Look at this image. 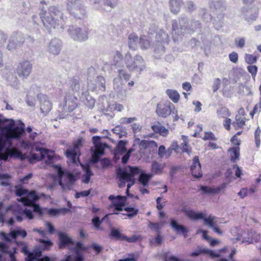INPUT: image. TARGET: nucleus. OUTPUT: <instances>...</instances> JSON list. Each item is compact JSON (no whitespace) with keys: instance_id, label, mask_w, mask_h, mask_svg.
Masks as SVG:
<instances>
[{"instance_id":"nucleus-55","label":"nucleus","mask_w":261,"mask_h":261,"mask_svg":"<svg viewBox=\"0 0 261 261\" xmlns=\"http://www.w3.org/2000/svg\"><path fill=\"white\" fill-rule=\"evenodd\" d=\"M202 232V237H203L204 239H205V240H206L207 241H208V239H210V237H208L206 235V231H204V230H201H201H198V231H197V233H199V232Z\"/></svg>"},{"instance_id":"nucleus-23","label":"nucleus","mask_w":261,"mask_h":261,"mask_svg":"<svg viewBox=\"0 0 261 261\" xmlns=\"http://www.w3.org/2000/svg\"><path fill=\"white\" fill-rule=\"evenodd\" d=\"M186 215L191 219L198 220L203 218L202 213L197 212L192 210H186Z\"/></svg>"},{"instance_id":"nucleus-52","label":"nucleus","mask_w":261,"mask_h":261,"mask_svg":"<svg viewBox=\"0 0 261 261\" xmlns=\"http://www.w3.org/2000/svg\"><path fill=\"white\" fill-rule=\"evenodd\" d=\"M182 88L186 91H189L191 89V86L190 83H185L182 84Z\"/></svg>"},{"instance_id":"nucleus-54","label":"nucleus","mask_w":261,"mask_h":261,"mask_svg":"<svg viewBox=\"0 0 261 261\" xmlns=\"http://www.w3.org/2000/svg\"><path fill=\"white\" fill-rule=\"evenodd\" d=\"M46 226H47V228L48 229L49 232L50 233H53L54 232V227L53 226V225L51 224L47 223H46Z\"/></svg>"},{"instance_id":"nucleus-43","label":"nucleus","mask_w":261,"mask_h":261,"mask_svg":"<svg viewBox=\"0 0 261 261\" xmlns=\"http://www.w3.org/2000/svg\"><path fill=\"white\" fill-rule=\"evenodd\" d=\"M208 241L210 245L213 247L216 246L220 243L219 240L215 239H212L211 238H210Z\"/></svg>"},{"instance_id":"nucleus-44","label":"nucleus","mask_w":261,"mask_h":261,"mask_svg":"<svg viewBox=\"0 0 261 261\" xmlns=\"http://www.w3.org/2000/svg\"><path fill=\"white\" fill-rule=\"evenodd\" d=\"M90 193V190L83 191L80 193H76L75 197L76 198H80V197L87 196Z\"/></svg>"},{"instance_id":"nucleus-53","label":"nucleus","mask_w":261,"mask_h":261,"mask_svg":"<svg viewBox=\"0 0 261 261\" xmlns=\"http://www.w3.org/2000/svg\"><path fill=\"white\" fill-rule=\"evenodd\" d=\"M162 239L160 236H158L153 240V243L155 244H160L161 243Z\"/></svg>"},{"instance_id":"nucleus-38","label":"nucleus","mask_w":261,"mask_h":261,"mask_svg":"<svg viewBox=\"0 0 261 261\" xmlns=\"http://www.w3.org/2000/svg\"><path fill=\"white\" fill-rule=\"evenodd\" d=\"M132 151H133V149H129L127 151V152L122 157V162L123 164H125L127 163V162L128 161V160L130 157V153Z\"/></svg>"},{"instance_id":"nucleus-61","label":"nucleus","mask_w":261,"mask_h":261,"mask_svg":"<svg viewBox=\"0 0 261 261\" xmlns=\"http://www.w3.org/2000/svg\"><path fill=\"white\" fill-rule=\"evenodd\" d=\"M168 261H179V258L176 256H171L167 258Z\"/></svg>"},{"instance_id":"nucleus-32","label":"nucleus","mask_w":261,"mask_h":261,"mask_svg":"<svg viewBox=\"0 0 261 261\" xmlns=\"http://www.w3.org/2000/svg\"><path fill=\"white\" fill-rule=\"evenodd\" d=\"M39 241L42 244V248L44 250H48L53 246V243L49 240H40Z\"/></svg>"},{"instance_id":"nucleus-11","label":"nucleus","mask_w":261,"mask_h":261,"mask_svg":"<svg viewBox=\"0 0 261 261\" xmlns=\"http://www.w3.org/2000/svg\"><path fill=\"white\" fill-rule=\"evenodd\" d=\"M227 252V248H223L219 250H212L208 249H203V252L210 256L212 259L218 260V258L224 257L225 253Z\"/></svg>"},{"instance_id":"nucleus-4","label":"nucleus","mask_w":261,"mask_h":261,"mask_svg":"<svg viewBox=\"0 0 261 261\" xmlns=\"http://www.w3.org/2000/svg\"><path fill=\"white\" fill-rule=\"evenodd\" d=\"M54 168L58 174V182L61 186L69 185L75 180V177L72 174L64 173L59 166H55Z\"/></svg>"},{"instance_id":"nucleus-33","label":"nucleus","mask_w":261,"mask_h":261,"mask_svg":"<svg viewBox=\"0 0 261 261\" xmlns=\"http://www.w3.org/2000/svg\"><path fill=\"white\" fill-rule=\"evenodd\" d=\"M226 186V184H223L211 190L210 192L214 193V194L218 193L220 192H221V191H223L225 188Z\"/></svg>"},{"instance_id":"nucleus-3","label":"nucleus","mask_w":261,"mask_h":261,"mask_svg":"<svg viewBox=\"0 0 261 261\" xmlns=\"http://www.w3.org/2000/svg\"><path fill=\"white\" fill-rule=\"evenodd\" d=\"M139 173V169L137 167H129L124 171L119 172L118 174L119 186L123 187L125 186V182H127L128 183L127 192H128L129 189L135 184V180L134 177Z\"/></svg>"},{"instance_id":"nucleus-7","label":"nucleus","mask_w":261,"mask_h":261,"mask_svg":"<svg viewBox=\"0 0 261 261\" xmlns=\"http://www.w3.org/2000/svg\"><path fill=\"white\" fill-rule=\"evenodd\" d=\"M93 141L96 149L95 151L92 154V162L96 163L98 161L99 157L103 155L105 149L108 147V146L106 144H101L100 142V137L98 136L93 137Z\"/></svg>"},{"instance_id":"nucleus-36","label":"nucleus","mask_w":261,"mask_h":261,"mask_svg":"<svg viewBox=\"0 0 261 261\" xmlns=\"http://www.w3.org/2000/svg\"><path fill=\"white\" fill-rule=\"evenodd\" d=\"M230 141L233 145H236L237 147H239L241 144V141L237 138V135H235L231 138Z\"/></svg>"},{"instance_id":"nucleus-26","label":"nucleus","mask_w":261,"mask_h":261,"mask_svg":"<svg viewBox=\"0 0 261 261\" xmlns=\"http://www.w3.org/2000/svg\"><path fill=\"white\" fill-rule=\"evenodd\" d=\"M123 210L127 213V216L128 217H133L136 215L138 213V208L137 207H130L127 206V204H126L123 208Z\"/></svg>"},{"instance_id":"nucleus-63","label":"nucleus","mask_w":261,"mask_h":261,"mask_svg":"<svg viewBox=\"0 0 261 261\" xmlns=\"http://www.w3.org/2000/svg\"><path fill=\"white\" fill-rule=\"evenodd\" d=\"M92 247L93 248V249L97 252H99L100 250V247L97 245H93L92 246Z\"/></svg>"},{"instance_id":"nucleus-21","label":"nucleus","mask_w":261,"mask_h":261,"mask_svg":"<svg viewBox=\"0 0 261 261\" xmlns=\"http://www.w3.org/2000/svg\"><path fill=\"white\" fill-rule=\"evenodd\" d=\"M153 130L162 136H166L168 134V130L163 125L158 123L152 126Z\"/></svg>"},{"instance_id":"nucleus-6","label":"nucleus","mask_w":261,"mask_h":261,"mask_svg":"<svg viewBox=\"0 0 261 261\" xmlns=\"http://www.w3.org/2000/svg\"><path fill=\"white\" fill-rule=\"evenodd\" d=\"M84 141L82 139H79L75 144L73 150H68L66 152V156L68 159V162L69 164H77L79 162L80 152L78 147L82 145Z\"/></svg>"},{"instance_id":"nucleus-15","label":"nucleus","mask_w":261,"mask_h":261,"mask_svg":"<svg viewBox=\"0 0 261 261\" xmlns=\"http://www.w3.org/2000/svg\"><path fill=\"white\" fill-rule=\"evenodd\" d=\"M58 236L59 237V245L60 247L69 246L73 244L72 239L66 233L59 232Z\"/></svg>"},{"instance_id":"nucleus-56","label":"nucleus","mask_w":261,"mask_h":261,"mask_svg":"<svg viewBox=\"0 0 261 261\" xmlns=\"http://www.w3.org/2000/svg\"><path fill=\"white\" fill-rule=\"evenodd\" d=\"M202 252H203V250L202 251H199H199H195L192 252L190 253V256H198L199 254H200Z\"/></svg>"},{"instance_id":"nucleus-27","label":"nucleus","mask_w":261,"mask_h":261,"mask_svg":"<svg viewBox=\"0 0 261 261\" xmlns=\"http://www.w3.org/2000/svg\"><path fill=\"white\" fill-rule=\"evenodd\" d=\"M150 177L151 176L149 175L144 172H141L139 176V181L144 186H146L148 184Z\"/></svg>"},{"instance_id":"nucleus-42","label":"nucleus","mask_w":261,"mask_h":261,"mask_svg":"<svg viewBox=\"0 0 261 261\" xmlns=\"http://www.w3.org/2000/svg\"><path fill=\"white\" fill-rule=\"evenodd\" d=\"M249 71L254 76L256 75L257 73V67L256 66H250L248 67Z\"/></svg>"},{"instance_id":"nucleus-24","label":"nucleus","mask_w":261,"mask_h":261,"mask_svg":"<svg viewBox=\"0 0 261 261\" xmlns=\"http://www.w3.org/2000/svg\"><path fill=\"white\" fill-rule=\"evenodd\" d=\"M167 94L173 102H178L180 98V95L177 91L172 89H169L167 91Z\"/></svg>"},{"instance_id":"nucleus-49","label":"nucleus","mask_w":261,"mask_h":261,"mask_svg":"<svg viewBox=\"0 0 261 261\" xmlns=\"http://www.w3.org/2000/svg\"><path fill=\"white\" fill-rule=\"evenodd\" d=\"M239 196L241 198H244L247 195V190L246 189H242L238 193Z\"/></svg>"},{"instance_id":"nucleus-2","label":"nucleus","mask_w":261,"mask_h":261,"mask_svg":"<svg viewBox=\"0 0 261 261\" xmlns=\"http://www.w3.org/2000/svg\"><path fill=\"white\" fill-rule=\"evenodd\" d=\"M16 194L17 196L21 197L18 200L21 202L25 206H32L33 207V211L38 214L42 216L43 214V210L38 204H33V202L38 200L40 197L37 195L34 191L28 192L26 190L19 188L16 189Z\"/></svg>"},{"instance_id":"nucleus-12","label":"nucleus","mask_w":261,"mask_h":261,"mask_svg":"<svg viewBox=\"0 0 261 261\" xmlns=\"http://www.w3.org/2000/svg\"><path fill=\"white\" fill-rule=\"evenodd\" d=\"M31 68V64L29 62H24L18 66L17 73L20 77H25L30 74Z\"/></svg>"},{"instance_id":"nucleus-22","label":"nucleus","mask_w":261,"mask_h":261,"mask_svg":"<svg viewBox=\"0 0 261 261\" xmlns=\"http://www.w3.org/2000/svg\"><path fill=\"white\" fill-rule=\"evenodd\" d=\"M229 156L231 161H235L239 159L240 156V148L236 147L230 148L229 151Z\"/></svg>"},{"instance_id":"nucleus-5","label":"nucleus","mask_w":261,"mask_h":261,"mask_svg":"<svg viewBox=\"0 0 261 261\" xmlns=\"http://www.w3.org/2000/svg\"><path fill=\"white\" fill-rule=\"evenodd\" d=\"M36 151V153L31 154L30 157V161L31 162L39 161L45 157H47L49 160H51L55 156L54 151L46 149H37Z\"/></svg>"},{"instance_id":"nucleus-41","label":"nucleus","mask_w":261,"mask_h":261,"mask_svg":"<svg viewBox=\"0 0 261 261\" xmlns=\"http://www.w3.org/2000/svg\"><path fill=\"white\" fill-rule=\"evenodd\" d=\"M159 153L161 157L167 155L165 147L164 146H161L159 149Z\"/></svg>"},{"instance_id":"nucleus-57","label":"nucleus","mask_w":261,"mask_h":261,"mask_svg":"<svg viewBox=\"0 0 261 261\" xmlns=\"http://www.w3.org/2000/svg\"><path fill=\"white\" fill-rule=\"evenodd\" d=\"M160 200L161 198L160 197H158L157 198V208L159 210H161L163 207V205L160 203Z\"/></svg>"},{"instance_id":"nucleus-13","label":"nucleus","mask_w":261,"mask_h":261,"mask_svg":"<svg viewBox=\"0 0 261 261\" xmlns=\"http://www.w3.org/2000/svg\"><path fill=\"white\" fill-rule=\"evenodd\" d=\"M245 123V111L242 109L239 111L238 115L236 116V121L233 125L236 129L242 128Z\"/></svg>"},{"instance_id":"nucleus-58","label":"nucleus","mask_w":261,"mask_h":261,"mask_svg":"<svg viewBox=\"0 0 261 261\" xmlns=\"http://www.w3.org/2000/svg\"><path fill=\"white\" fill-rule=\"evenodd\" d=\"M83 257L80 254H77L74 258V261H84Z\"/></svg>"},{"instance_id":"nucleus-34","label":"nucleus","mask_w":261,"mask_h":261,"mask_svg":"<svg viewBox=\"0 0 261 261\" xmlns=\"http://www.w3.org/2000/svg\"><path fill=\"white\" fill-rule=\"evenodd\" d=\"M205 224H206L208 227L213 228L215 226V224L214 222V218L213 217H209L207 219L205 220Z\"/></svg>"},{"instance_id":"nucleus-30","label":"nucleus","mask_w":261,"mask_h":261,"mask_svg":"<svg viewBox=\"0 0 261 261\" xmlns=\"http://www.w3.org/2000/svg\"><path fill=\"white\" fill-rule=\"evenodd\" d=\"M254 234L253 232L245 233L244 236L243 242L247 244L252 243L254 240Z\"/></svg>"},{"instance_id":"nucleus-35","label":"nucleus","mask_w":261,"mask_h":261,"mask_svg":"<svg viewBox=\"0 0 261 261\" xmlns=\"http://www.w3.org/2000/svg\"><path fill=\"white\" fill-rule=\"evenodd\" d=\"M163 169L162 166L157 163H154L152 167V170L155 173H160Z\"/></svg>"},{"instance_id":"nucleus-39","label":"nucleus","mask_w":261,"mask_h":261,"mask_svg":"<svg viewBox=\"0 0 261 261\" xmlns=\"http://www.w3.org/2000/svg\"><path fill=\"white\" fill-rule=\"evenodd\" d=\"M203 139L205 140H214L216 139V138L212 132H206L205 133Z\"/></svg>"},{"instance_id":"nucleus-10","label":"nucleus","mask_w":261,"mask_h":261,"mask_svg":"<svg viewBox=\"0 0 261 261\" xmlns=\"http://www.w3.org/2000/svg\"><path fill=\"white\" fill-rule=\"evenodd\" d=\"M172 108L169 101H163L160 102L156 109V113L160 116L166 117L171 114Z\"/></svg>"},{"instance_id":"nucleus-64","label":"nucleus","mask_w":261,"mask_h":261,"mask_svg":"<svg viewBox=\"0 0 261 261\" xmlns=\"http://www.w3.org/2000/svg\"><path fill=\"white\" fill-rule=\"evenodd\" d=\"M119 261H136V259L134 258H126L124 259H120Z\"/></svg>"},{"instance_id":"nucleus-8","label":"nucleus","mask_w":261,"mask_h":261,"mask_svg":"<svg viewBox=\"0 0 261 261\" xmlns=\"http://www.w3.org/2000/svg\"><path fill=\"white\" fill-rule=\"evenodd\" d=\"M109 199L111 201L110 206L115 210L122 211L127 203V199L124 196L110 195Z\"/></svg>"},{"instance_id":"nucleus-37","label":"nucleus","mask_w":261,"mask_h":261,"mask_svg":"<svg viewBox=\"0 0 261 261\" xmlns=\"http://www.w3.org/2000/svg\"><path fill=\"white\" fill-rule=\"evenodd\" d=\"M245 60L248 63H253L256 62V58L251 55H247L245 57Z\"/></svg>"},{"instance_id":"nucleus-9","label":"nucleus","mask_w":261,"mask_h":261,"mask_svg":"<svg viewBox=\"0 0 261 261\" xmlns=\"http://www.w3.org/2000/svg\"><path fill=\"white\" fill-rule=\"evenodd\" d=\"M27 236V232L25 230L21 228H16L11 230L9 234H7L4 232L1 233V236L2 239L6 241H10L11 239H15L17 237H21L24 238Z\"/></svg>"},{"instance_id":"nucleus-48","label":"nucleus","mask_w":261,"mask_h":261,"mask_svg":"<svg viewBox=\"0 0 261 261\" xmlns=\"http://www.w3.org/2000/svg\"><path fill=\"white\" fill-rule=\"evenodd\" d=\"M24 214L27 219H32L33 218V214L30 211L25 210L24 211Z\"/></svg>"},{"instance_id":"nucleus-45","label":"nucleus","mask_w":261,"mask_h":261,"mask_svg":"<svg viewBox=\"0 0 261 261\" xmlns=\"http://www.w3.org/2000/svg\"><path fill=\"white\" fill-rule=\"evenodd\" d=\"M234 169H235V174L236 176L237 177H240L242 174V171L241 169L238 166L234 167Z\"/></svg>"},{"instance_id":"nucleus-14","label":"nucleus","mask_w":261,"mask_h":261,"mask_svg":"<svg viewBox=\"0 0 261 261\" xmlns=\"http://www.w3.org/2000/svg\"><path fill=\"white\" fill-rule=\"evenodd\" d=\"M191 173L193 176L195 178H199L202 176L201 166L197 158L194 159L193 165L191 166Z\"/></svg>"},{"instance_id":"nucleus-31","label":"nucleus","mask_w":261,"mask_h":261,"mask_svg":"<svg viewBox=\"0 0 261 261\" xmlns=\"http://www.w3.org/2000/svg\"><path fill=\"white\" fill-rule=\"evenodd\" d=\"M113 130L114 133L116 134H118L120 137H122L126 134L125 130L120 125L116 126L113 129Z\"/></svg>"},{"instance_id":"nucleus-46","label":"nucleus","mask_w":261,"mask_h":261,"mask_svg":"<svg viewBox=\"0 0 261 261\" xmlns=\"http://www.w3.org/2000/svg\"><path fill=\"white\" fill-rule=\"evenodd\" d=\"M238 55L236 53H232L229 55V59L233 62H236L238 61Z\"/></svg>"},{"instance_id":"nucleus-47","label":"nucleus","mask_w":261,"mask_h":261,"mask_svg":"<svg viewBox=\"0 0 261 261\" xmlns=\"http://www.w3.org/2000/svg\"><path fill=\"white\" fill-rule=\"evenodd\" d=\"M258 130H259V134L260 133V130L259 128V127H258L256 129L255 133V142H256L257 147H259V144H260V140H259V138H257V133L258 132Z\"/></svg>"},{"instance_id":"nucleus-40","label":"nucleus","mask_w":261,"mask_h":261,"mask_svg":"<svg viewBox=\"0 0 261 261\" xmlns=\"http://www.w3.org/2000/svg\"><path fill=\"white\" fill-rule=\"evenodd\" d=\"M92 222L94 226L96 228H99L101 223V221H100L99 219L97 217L94 218L92 219Z\"/></svg>"},{"instance_id":"nucleus-60","label":"nucleus","mask_w":261,"mask_h":261,"mask_svg":"<svg viewBox=\"0 0 261 261\" xmlns=\"http://www.w3.org/2000/svg\"><path fill=\"white\" fill-rule=\"evenodd\" d=\"M102 164L103 166H108L110 164V161L107 159H104L101 161Z\"/></svg>"},{"instance_id":"nucleus-25","label":"nucleus","mask_w":261,"mask_h":261,"mask_svg":"<svg viewBox=\"0 0 261 261\" xmlns=\"http://www.w3.org/2000/svg\"><path fill=\"white\" fill-rule=\"evenodd\" d=\"M82 169L85 172V175L82 177V181L84 183H88L90 181V176L92 175V173L90 171L88 166H84L81 165Z\"/></svg>"},{"instance_id":"nucleus-50","label":"nucleus","mask_w":261,"mask_h":261,"mask_svg":"<svg viewBox=\"0 0 261 261\" xmlns=\"http://www.w3.org/2000/svg\"><path fill=\"white\" fill-rule=\"evenodd\" d=\"M230 123H231V120H230V119H229V118L226 119L225 120V122H224V125L226 129H230Z\"/></svg>"},{"instance_id":"nucleus-28","label":"nucleus","mask_w":261,"mask_h":261,"mask_svg":"<svg viewBox=\"0 0 261 261\" xmlns=\"http://www.w3.org/2000/svg\"><path fill=\"white\" fill-rule=\"evenodd\" d=\"M111 236L116 239L119 240H125L126 237L122 234L118 229H113L111 231Z\"/></svg>"},{"instance_id":"nucleus-20","label":"nucleus","mask_w":261,"mask_h":261,"mask_svg":"<svg viewBox=\"0 0 261 261\" xmlns=\"http://www.w3.org/2000/svg\"><path fill=\"white\" fill-rule=\"evenodd\" d=\"M70 210L66 208L60 209L50 208L47 210V214L51 217H56L60 215L65 214L69 212Z\"/></svg>"},{"instance_id":"nucleus-29","label":"nucleus","mask_w":261,"mask_h":261,"mask_svg":"<svg viewBox=\"0 0 261 261\" xmlns=\"http://www.w3.org/2000/svg\"><path fill=\"white\" fill-rule=\"evenodd\" d=\"M171 117L173 121L176 122L179 120H181L182 121H184V119L182 116H179L178 114V111L175 109L174 107L172 108V111L171 112Z\"/></svg>"},{"instance_id":"nucleus-19","label":"nucleus","mask_w":261,"mask_h":261,"mask_svg":"<svg viewBox=\"0 0 261 261\" xmlns=\"http://www.w3.org/2000/svg\"><path fill=\"white\" fill-rule=\"evenodd\" d=\"M126 142L124 141H120L118 143L117 148L115 153V156L117 160L119 159V155H121L126 152Z\"/></svg>"},{"instance_id":"nucleus-1","label":"nucleus","mask_w":261,"mask_h":261,"mask_svg":"<svg viewBox=\"0 0 261 261\" xmlns=\"http://www.w3.org/2000/svg\"><path fill=\"white\" fill-rule=\"evenodd\" d=\"M4 127L7 139L16 138L24 133V125L19 121L15 123L12 120L3 121L0 120V127ZM5 141L0 137V160H6L8 157L20 158L23 159L19 152L15 149L4 150Z\"/></svg>"},{"instance_id":"nucleus-51","label":"nucleus","mask_w":261,"mask_h":261,"mask_svg":"<svg viewBox=\"0 0 261 261\" xmlns=\"http://www.w3.org/2000/svg\"><path fill=\"white\" fill-rule=\"evenodd\" d=\"M193 105L195 106L196 107V109H195V111H200L201 110V104L200 103V102L199 101H194L193 102Z\"/></svg>"},{"instance_id":"nucleus-59","label":"nucleus","mask_w":261,"mask_h":261,"mask_svg":"<svg viewBox=\"0 0 261 261\" xmlns=\"http://www.w3.org/2000/svg\"><path fill=\"white\" fill-rule=\"evenodd\" d=\"M237 45L239 47H243L244 45V41L243 39H239L237 41Z\"/></svg>"},{"instance_id":"nucleus-18","label":"nucleus","mask_w":261,"mask_h":261,"mask_svg":"<svg viewBox=\"0 0 261 261\" xmlns=\"http://www.w3.org/2000/svg\"><path fill=\"white\" fill-rule=\"evenodd\" d=\"M170 226L171 228L177 233H186L187 229L182 225H179L175 220L172 219L170 221Z\"/></svg>"},{"instance_id":"nucleus-16","label":"nucleus","mask_w":261,"mask_h":261,"mask_svg":"<svg viewBox=\"0 0 261 261\" xmlns=\"http://www.w3.org/2000/svg\"><path fill=\"white\" fill-rule=\"evenodd\" d=\"M22 251L27 256V261H34L36 259L37 257H39L41 255V251L37 249L34 250V253H29L27 250L26 246L22 248Z\"/></svg>"},{"instance_id":"nucleus-17","label":"nucleus","mask_w":261,"mask_h":261,"mask_svg":"<svg viewBox=\"0 0 261 261\" xmlns=\"http://www.w3.org/2000/svg\"><path fill=\"white\" fill-rule=\"evenodd\" d=\"M181 140L182 141V142L180 143L179 146L177 144L176 142H174L171 146V147L173 148V149L175 150L180 148L184 152L188 151L189 150L188 148V143L187 142L186 137L185 136H181Z\"/></svg>"},{"instance_id":"nucleus-62","label":"nucleus","mask_w":261,"mask_h":261,"mask_svg":"<svg viewBox=\"0 0 261 261\" xmlns=\"http://www.w3.org/2000/svg\"><path fill=\"white\" fill-rule=\"evenodd\" d=\"M38 261H55L54 258H50L48 257L45 256L41 259L38 260Z\"/></svg>"}]
</instances>
